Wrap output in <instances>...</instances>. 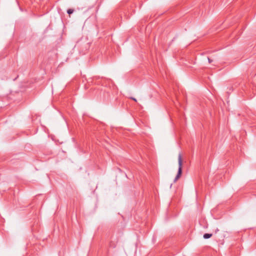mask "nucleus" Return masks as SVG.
<instances>
[{
    "mask_svg": "<svg viewBox=\"0 0 256 256\" xmlns=\"http://www.w3.org/2000/svg\"><path fill=\"white\" fill-rule=\"evenodd\" d=\"M218 230H218V228H216V230H215L216 233L217 232H218Z\"/></svg>",
    "mask_w": 256,
    "mask_h": 256,
    "instance_id": "423d86ee",
    "label": "nucleus"
},
{
    "mask_svg": "<svg viewBox=\"0 0 256 256\" xmlns=\"http://www.w3.org/2000/svg\"><path fill=\"white\" fill-rule=\"evenodd\" d=\"M130 99L132 100H134V102H137L136 100L134 98H133V97H130Z\"/></svg>",
    "mask_w": 256,
    "mask_h": 256,
    "instance_id": "39448f33",
    "label": "nucleus"
},
{
    "mask_svg": "<svg viewBox=\"0 0 256 256\" xmlns=\"http://www.w3.org/2000/svg\"><path fill=\"white\" fill-rule=\"evenodd\" d=\"M74 12V10L72 9H68V10H67V12L68 14H72Z\"/></svg>",
    "mask_w": 256,
    "mask_h": 256,
    "instance_id": "7ed1b4c3",
    "label": "nucleus"
},
{
    "mask_svg": "<svg viewBox=\"0 0 256 256\" xmlns=\"http://www.w3.org/2000/svg\"><path fill=\"white\" fill-rule=\"evenodd\" d=\"M212 234H204L203 236V238L204 239H208L211 238L212 236Z\"/></svg>",
    "mask_w": 256,
    "mask_h": 256,
    "instance_id": "f03ea898",
    "label": "nucleus"
},
{
    "mask_svg": "<svg viewBox=\"0 0 256 256\" xmlns=\"http://www.w3.org/2000/svg\"><path fill=\"white\" fill-rule=\"evenodd\" d=\"M178 174L175 177L174 180V182H176L180 177L182 174V156L180 154H178Z\"/></svg>",
    "mask_w": 256,
    "mask_h": 256,
    "instance_id": "f257e3e1",
    "label": "nucleus"
},
{
    "mask_svg": "<svg viewBox=\"0 0 256 256\" xmlns=\"http://www.w3.org/2000/svg\"><path fill=\"white\" fill-rule=\"evenodd\" d=\"M208 59L209 63H211L212 62V60L210 58H208Z\"/></svg>",
    "mask_w": 256,
    "mask_h": 256,
    "instance_id": "20e7f679",
    "label": "nucleus"
}]
</instances>
